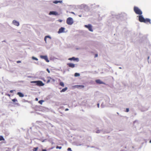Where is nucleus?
Segmentation results:
<instances>
[{
  "label": "nucleus",
  "instance_id": "a211bd4d",
  "mask_svg": "<svg viewBox=\"0 0 151 151\" xmlns=\"http://www.w3.org/2000/svg\"><path fill=\"white\" fill-rule=\"evenodd\" d=\"M38 149V147H34L33 149L32 150L33 151H37Z\"/></svg>",
  "mask_w": 151,
  "mask_h": 151
},
{
  "label": "nucleus",
  "instance_id": "0eeeda50",
  "mask_svg": "<svg viewBox=\"0 0 151 151\" xmlns=\"http://www.w3.org/2000/svg\"><path fill=\"white\" fill-rule=\"evenodd\" d=\"M40 57L42 59H45L47 62H49V60L47 56L46 55H41L40 56Z\"/></svg>",
  "mask_w": 151,
  "mask_h": 151
},
{
  "label": "nucleus",
  "instance_id": "58836bf2",
  "mask_svg": "<svg viewBox=\"0 0 151 151\" xmlns=\"http://www.w3.org/2000/svg\"><path fill=\"white\" fill-rule=\"evenodd\" d=\"M6 95L9 97H10V95L9 94H7Z\"/></svg>",
  "mask_w": 151,
  "mask_h": 151
},
{
  "label": "nucleus",
  "instance_id": "5701e85b",
  "mask_svg": "<svg viewBox=\"0 0 151 151\" xmlns=\"http://www.w3.org/2000/svg\"><path fill=\"white\" fill-rule=\"evenodd\" d=\"M74 76H76V77L78 76H80V74L78 73H76L74 74Z\"/></svg>",
  "mask_w": 151,
  "mask_h": 151
},
{
  "label": "nucleus",
  "instance_id": "423d86ee",
  "mask_svg": "<svg viewBox=\"0 0 151 151\" xmlns=\"http://www.w3.org/2000/svg\"><path fill=\"white\" fill-rule=\"evenodd\" d=\"M85 27L88 28V29L91 32H93V30L92 29V25L90 24H89L88 25H86L84 26Z\"/></svg>",
  "mask_w": 151,
  "mask_h": 151
},
{
  "label": "nucleus",
  "instance_id": "ea45409f",
  "mask_svg": "<svg viewBox=\"0 0 151 151\" xmlns=\"http://www.w3.org/2000/svg\"><path fill=\"white\" fill-rule=\"evenodd\" d=\"M149 142L150 143H151V140H150Z\"/></svg>",
  "mask_w": 151,
  "mask_h": 151
},
{
  "label": "nucleus",
  "instance_id": "4be33fe9",
  "mask_svg": "<svg viewBox=\"0 0 151 151\" xmlns=\"http://www.w3.org/2000/svg\"><path fill=\"white\" fill-rule=\"evenodd\" d=\"M32 59H33V60H38V59L37 58L33 56V57H32Z\"/></svg>",
  "mask_w": 151,
  "mask_h": 151
},
{
  "label": "nucleus",
  "instance_id": "f8f14e48",
  "mask_svg": "<svg viewBox=\"0 0 151 151\" xmlns=\"http://www.w3.org/2000/svg\"><path fill=\"white\" fill-rule=\"evenodd\" d=\"M49 14L50 15L52 14V15H58V13L56 12L51 11V12H50L49 13Z\"/></svg>",
  "mask_w": 151,
  "mask_h": 151
},
{
  "label": "nucleus",
  "instance_id": "f704fd0d",
  "mask_svg": "<svg viewBox=\"0 0 151 151\" xmlns=\"http://www.w3.org/2000/svg\"><path fill=\"white\" fill-rule=\"evenodd\" d=\"M35 100L36 101H38V99L37 98H36L35 99Z\"/></svg>",
  "mask_w": 151,
  "mask_h": 151
},
{
  "label": "nucleus",
  "instance_id": "412c9836",
  "mask_svg": "<svg viewBox=\"0 0 151 151\" xmlns=\"http://www.w3.org/2000/svg\"><path fill=\"white\" fill-rule=\"evenodd\" d=\"M4 140V139L3 137L1 136H0V141Z\"/></svg>",
  "mask_w": 151,
  "mask_h": 151
},
{
  "label": "nucleus",
  "instance_id": "aec40b11",
  "mask_svg": "<svg viewBox=\"0 0 151 151\" xmlns=\"http://www.w3.org/2000/svg\"><path fill=\"white\" fill-rule=\"evenodd\" d=\"M44 102V100H41L39 101L38 102L40 104H42V103L43 102Z\"/></svg>",
  "mask_w": 151,
  "mask_h": 151
},
{
  "label": "nucleus",
  "instance_id": "b1692460",
  "mask_svg": "<svg viewBox=\"0 0 151 151\" xmlns=\"http://www.w3.org/2000/svg\"><path fill=\"white\" fill-rule=\"evenodd\" d=\"M12 101L13 102H17V99H13L12 100Z\"/></svg>",
  "mask_w": 151,
  "mask_h": 151
},
{
  "label": "nucleus",
  "instance_id": "c756f323",
  "mask_svg": "<svg viewBox=\"0 0 151 151\" xmlns=\"http://www.w3.org/2000/svg\"><path fill=\"white\" fill-rule=\"evenodd\" d=\"M14 91H15V90H12L10 91V92L11 93H13Z\"/></svg>",
  "mask_w": 151,
  "mask_h": 151
},
{
  "label": "nucleus",
  "instance_id": "dca6fc26",
  "mask_svg": "<svg viewBox=\"0 0 151 151\" xmlns=\"http://www.w3.org/2000/svg\"><path fill=\"white\" fill-rule=\"evenodd\" d=\"M59 2L61 3L62 2V1H53V3L55 4H57Z\"/></svg>",
  "mask_w": 151,
  "mask_h": 151
},
{
  "label": "nucleus",
  "instance_id": "7ed1b4c3",
  "mask_svg": "<svg viewBox=\"0 0 151 151\" xmlns=\"http://www.w3.org/2000/svg\"><path fill=\"white\" fill-rule=\"evenodd\" d=\"M30 83H36V85L39 86H43L44 85V84L40 81H31Z\"/></svg>",
  "mask_w": 151,
  "mask_h": 151
},
{
  "label": "nucleus",
  "instance_id": "6ab92c4d",
  "mask_svg": "<svg viewBox=\"0 0 151 151\" xmlns=\"http://www.w3.org/2000/svg\"><path fill=\"white\" fill-rule=\"evenodd\" d=\"M62 87H64V83L63 82H60L59 84Z\"/></svg>",
  "mask_w": 151,
  "mask_h": 151
},
{
  "label": "nucleus",
  "instance_id": "bb28decb",
  "mask_svg": "<svg viewBox=\"0 0 151 151\" xmlns=\"http://www.w3.org/2000/svg\"><path fill=\"white\" fill-rule=\"evenodd\" d=\"M100 130H98L97 131H96V133H100Z\"/></svg>",
  "mask_w": 151,
  "mask_h": 151
},
{
  "label": "nucleus",
  "instance_id": "2f4dec72",
  "mask_svg": "<svg viewBox=\"0 0 151 151\" xmlns=\"http://www.w3.org/2000/svg\"><path fill=\"white\" fill-rule=\"evenodd\" d=\"M17 63H21V61H20L19 60V61H17Z\"/></svg>",
  "mask_w": 151,
  "mask_h": 151
},
{
  "label": "nucleus",
  "instance_id": "c9c22d12",
  "mask_svg": "<svg viewBox=\"0 0 151 151\" xmlns=\"http://www.w3.org/2000/svg\"><path fill=\"white\" fill-rule=\"evenodd\" d=\"M47 151V150L46 149H43L42 151Z\"/></svg>",
  "mask_w": 151,
  "mask_h": 151
},
{
  "label": "nucleus",
  "instance_id": "4c0bfd02",
  "mask_svg": "<svg viewBox=\"0 0 151 151\" xmlns=\"http://www.w3.org/2000/svg\"><path fill=\"white\" fill-rule=\"evenodd\" d=\"M68 110H69V109H68V108H66V109H65V111H68Z\"/></svg>",
  "mask_w": 151,
  "mask_h": 151
},
{
  "label": "nucleus",
  "instance_id": "1a4fd4ad",
  "mask_svg": "<svg viewBox=\"0 0 151 151\" xmlns=\"http://www.w3.org/2000/svg\"><path fill=\"white\" fill-rule=\"evenodd\" d=\"M67 65L69 67L72 68H74L75 67V65L72 63H68L67 64Z\"/></svg>",
  "mask_w": 151,
  "mask_h": 151
},
{
  "label": "nucleus",
  "instance_id": "393cba45",
  "mask_svg": "<svg viewBox=\"0 0 151 151\" xmlns=\"http://www.w3.org/2000/svg\"><path fill=\"white\" fill-rule=\"evenodd\" d=\"M62 148V147L60 146H57L56 147V149H60Z\"/></svg>",
  "mask_w": 151,
  "mask_h": 151
},
{
  "label": "nucleus",
  "instance_id": "9d476101",
  "mask_svg": "<svg viewBox=\"0 0 151 151\" xmlns=\"http://www.w3.org/2000/svg\"><path fill=\"white\" fill-rule=\"evenodd\" d=\"M12 23L14 25L17 26H19V22L15 20H13Z\"/></svg>",
  "mask_w": 151,
  "mask_h": 151
},
{
  "label": "nucleus",
  "instance_id": "39448f33",
  "mask_svg": "<svg viewBox=\"0 0 151 151\" xmlns=\"http://www.w3.org/2000/svg\"><path fill=\"white\" fill-rule=\"evenodd\" d=\"M47 83H48L50 82L54 83L55 81V80L54 79L51 78L50 77H48L47 78Z\"/></svg>",
  "mask_w": 151,
  "mask_h": 151
},
{
  "label": "nucleus",
  "instance_id": "2eb2a0df",
  "mask_svg": "<svg viewBox=\"0 0 151 151\" xmlns=\"http://www.w3.org/2000/svg\"><path fill=\"white\" fill-rule=\"evenodd\" d=\"M77 88H84V86L83 85H76L75 86Z\"/></svg>",
  "mask_w": 151,
  "mask_h": 151
},
{
  "label": "nucleus",
  "instance_id": "a878e982",
  "mask_svg": "<svg viewBox=\"0 0 151 151\" xmlns=\"http://www.w3.org/2000/svg\"><path fill=\"white\" fill-rule=\"evenodd\" d=\"M47 37H49V36H46L45 37L44 40L46 42V38Z\"/></svg>",
  "mask_w": 151,
  "mask_h": 151
},
{
  "label": "nucleus",
  "instance_id": "4468645a",
  "mask_svg": "<svg viewBox=\"0 0 151 151\" xmlns=\"http://www.w3.org/2000/svg\"><path fill=\"white\" fill-rule=\"evenodd\" d=\"M17 94L20 97H22L24 96V95L22 93L18 92L17 93Z\"/></svg>",
  "mask_w": 151,
  "mask_h": 151
},
{
  "label": "nucleus",
  "instance_id": "f3484780",
  "mask_svg": "<svg viewBox=\"0 0 151 151\" xmlns=\"http://www.w3.org/2000/svg\"><path fill=\"white\" fill-rule=\"evenodd\" d=\"M67 89V88L66 87L65 88L61 90L60 91V92H65Z\"/></svg>",
  "mask_w": 151,
  "mask_h": 151
},
{
  "label": "nucleus",
  "instance_id": "72a5a7b5",
  "mask_svg": "<svg viewBox=\"0 0 151 151\" xmlns=\"http://www.w3.org/2000/svg\"><path fill=\"white\" fill-rule=\"evenodd\" d=\"M47 70L48 72V73H50V71L48 69H47Z\"/></svg>",
  "mask_w": 151,
  "mask_h": 151
},
{
  "label": "nucleus",
  "instance_id": "f03ea898",
  "mask_svg": "<svg viewBox=\"0 0 151 151\" xmlns=\"http://www.w3.org/2000/svg\"><path fill=\"white\" fill-rule=\"evenodd\" d=\"M134 11L135 13L137 14L141 15L142 13L141 10L137 6H135L134 7Z\"/></svg>",
  "mask_w": 151,
  "mask_h": 151
},
{
  "label": "nucleus",
  "instance_id": "c85d7f7f",
  "mask_svg": "<svg viewBox=\"0 0 151 151\" xmlns=\"http://www.w3.org/2000/svg\"><path fill=\"white\" fill-rule=\"evenodd\" d=\"M129 111V108H127L126 109V112H128Z\"/></svg>",
  "mask_w": 151,
  "mask_h": 151
},
{
  "label": "nucleus",
  "instance_id": "6e6552de",
  "mask_svg": "<svg viewBox=\"0 0 151 151\" xmlns=\"http://www.w3.org/2000/svg\"><path fill=\"white\" fill-rule=\"evenodd\" d=\"M68 60H70L76 61L77 62H78L79 61V59L78 58H75L74 57L69 58Z\"/></svg>",
  "mask_w": 151,
  "mask_h": 151
},
{
  "label": "nucleus",
  "instance_id": "9b49d317",
  "mask_svg": "<svg viewBox=\"0 0 151 151\" xmlns=\"http://www.w3.org/2000/svg\"><path fill=\"white\" fill-rule=\"evenodd\" d=\"M65 28L63 27H61L59 29V31L58 32V33H60L64 32L65 29Z\"/></svg>",
  "mask_w": 151,
  "mask_h": 151
},
{
  "label": "nucleus",
  "instance_id": "f257e3e1",
  "mask_svg": "<svg viewBox=\"0 0 151 151\" xmlns=\"http://www.w3.org/2000/svg\"><path fill=\"white\" fill-rule=\"evenodd\" d=\"M138 17L139 20L140 22H143L145 23L149 22L150 24L151 23L150 19L148 18L145 19L141 15L139 16Z\"/></svg>",
  "mask_w": 151,
  "mask_h": 151
},
{
  "label": "nucleus",
  "instance_id": "20e7f679",
  "mask_svg": "<svg viewBox=\"0 0 151 151\" xmlns=\"http://www.w3.org/2000/svg\"><path fill=\"white\" fill-rule=\"evenodd\" d=\"M73 19L72 18L69 17L67 19L66 23L67 24L71 25L73 24Z\"/></svg>",
  "mask_w": 151,
  "mask_h": 151
},
{
  "label": "nucleus",
  "instance_id": "cd10ccee",
  "mask_svg": "<svg viewBox=\"0 0 151 151\" xmlns=\"http://www.w3.org/2000/svg\"><path fill=\"white\" fill-rule=\"evenodd\" d=\"M67 150L68 151H71V148H68V149H67Z\"/></svg>",
  "mask_w": 151,
  "mask_h": 151
},
{
  "label": "nucleus",
  "instance_id": "473e14b6",
  "mask_svg": "<svg viewBox=\"0 0 151 151\" xmlns=\"http://www.w3.org/2000/svg\"><path fill=\"white\" fill-rule=\"evenodd\" d=\"M98 54H96L95 55V57L96 58L98 57Z\"/></svg>",
  "mask_w": 151,
  "mask_h": 151
},
{
  "label": "nucleus",
  "instance_id": "ddd939ff",
  "mask_svg": "<svg viewBox=\"0 0 151 151\" xmlns=\"http://www.w3.org/2000/svg\"><path fill=\"white\" fill-rule=\"evenodd\" d=\"M96 82L98 84H105V83L101 81L99 79H98L96 80Z\"/></svg>",
  "mask_w": 151,
  "mask_h": 151
},
{
  "label": "nucleus",
  "instance_id": "7c9ffc66",
  "mask_svg": "<svg viewBox=\"0 0 151 151\" xmlns=\"http://www.w3.org/2000/svg\"><path fill=\"white\" fill-rule=\"evenodd\" d=\"M58 21L60 22H61L62 21V20L61 19H59Z\"/></svg>",
  "mask_w": 151,
  "mask_h": 151
},
{
  "label": "nucleus",
  "instance_id": "e433bc0d",
  "mask_svg": "<svg viewBox=\"0 0 151 151\" xmlns=\"http://www.w3.org/2000/svg\"><path fill=\"white\" fill-rule=\"evenodd\" d=\"M97 105L98 107V108H99V104L98 103V104H97Z\"/></svg>",
  "mask_w": 151,
  "mask_h": 151
}]
</instances>
